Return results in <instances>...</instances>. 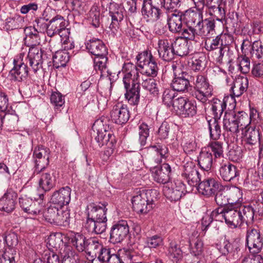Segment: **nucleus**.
Segmentation results:
<instances>
[{"mask_svg":"<svg viewBox=\"0 0 263 263\" xmlns=\"http://www.w3.org/2000/svg\"><path fill=\"white\" fill-rule=\"evenodd\" d=\"M194 87L196 99L202 103H205L213 95V86L204 75L198 74L196 76Z\"/></svg>","mask_w":263,"mask_h":263,"instance_id":"9","label":"nucleus"},{"mask_svg":"<svg viewBox=\"0 0 263 263\" xmlns=\"http://www.w3.org/2000/svg\"><path fill=\"white\" fill-rule=\"evenodd\" d=\"M218 120L212 119L208 121L210 138L214 140L219 139L221 135V127Z\"/></svg>","mask_w":263,"mask_h":263,"instance_id":"52","label":"nucleus"},{"mask_svg":"<svg viewBox=\"0 0 263 263\" xmlns=\"http://www.w3.org/2000/svg\"><path fill=\"white\" fill-rule=\"evenodd\" d=\"M167 256L173 261L176 262L182 258V251L175 242H170L168 248Z\"/></svg>","mask_w":263,"mask_h":263,"instance_id":"53","label":"nucleus"},{"mask_svg":"<svg viewBox=\"0 0 263 263\" xmlns=\"http://www.w3.org/2000/svg\"><path fill=\"white\" fill-rule=\"evenodd\" d=\"M219 171L220 177L225 181H231L239 176V170L229 162L222 163Z\"/></svg>","mask_w":263,"mask_h":263,"instance_id":"31","label":"nucleus"},{"mask_svg":"<svg viewBox=\"0 0 263 263\" xmlns=\"http://www.w3.org/2000/svg\"><path fill=\"white\" fill-rule=\"evenodd\" d=\"M49 149L43 146L35 147L33 151V159L35 163V172L41 173L49 165L50 157Z\"/></svg>","mask_w":263,"mask_h":263,"instance_id":"15","label":"nucleus"},{"mask_svg":"<svg viewBox=\"0 0 263 263\" xmlns=\"http://www.w3.org/2000/svg\"><path fill=\"white\" fill-rule=\"evenodd\" d=\"M260 137L261 135L259 129L253 127H247L243 137L245 147L249 150L257 148L259 143Z\"/></svg>","mask_w":263,"mask_h":263,"instance_id":"21","label":"nucleus"},{"mask_svg":"<svg viewBox=\"0 0 263 263\" xmlns=\"http://www.w3.org/2000/svg\"><path fill=\"white\" fill-rule=\"evenodd\" d=\"M43 51L37 47H31L28 53L29 64L34 72H36L42 67Z\"/></svg>","mask_w":263,"mask_h":263,"instance_id":"28","label":"nucleus"},{"mask_svg":"<svg viewBox=\"0 0 263 263\" xmlns=\"http://www.w3.org/2000/svg\"><path fill=\"white\" fill-rule=\"evenodd\" d=\"M182 16L185 25H192L196 24V27L199 23H202L203 14L202 11L194 10L191 9H187L184 12H182Z\"/></svg>","mask_w":263,"mask_h":263,"instance_id":"41","label":"nucleus"},{"mask_svg":"<svg viewBox=\"0 0 263 263\" xmlns=\"http://www.w3.org/2000/svg\"><path fill=\"white\" fill-rule=\"evenodd\" d=\"M205 57L202 53H197L193 55L189 63L192 70L199 71L205 66Z\"/></svg>","mask_w":263,"mask_h":263,"instance_id":"47","label":"nucleus"},{"mask_svg":"<svg viewBox=\"0 0 263 263\" xmlns=\"http://www.w3.org/2000/svg\"><path fill=\"white\" fill-rule=\"evenodd\" d=\"M159 195L156 190L139 191L132 199L134 211L141 214L147 213L153 208Z\"/></svg>","mask_w":263,"mask_h":263,"instance_id":"2","label":"nucleus"},{"mask_svg":"<svg viewBox=\"0 0 263 263\" xmlns=\"http://www.w3.org/2000/svg\"><path fill=\"white\" fill-rule=\"evenodd\" d=\"M110 116L113 122L122 125L129 120L130 112L126 105L118 102L113 106Z\"/></svg>","mask_w":263,"mask_h":263,"instance_id":"17","label":"nucleus"},{"mask_svg":"<svg viewBox=\"0 0 263 263\" xmlns=\"http://www.w3.org/2000/svg\"><path fill=\"white\" fill-rule=\"evenodd\" d=\"M146 76H142L141 78V84L143 89L148 91L150 93L156 96L159 93V89L156 80L153 78H145Z\"/></svg>","mask_w":263,"mask_h":263,"instance_id":"48","label":"nucleus"},{"mask_svg":"<svg viewBox=\"0 0 263 263\" xmlns=\"http://www.w3.org/2000/svg\"><path fill=\"white\" fill-rule=\"evenodd\" d=\"M60 210L58 207H49L44 214L45 220L51 224H55Z\"/></svg>","mask_w":263,"mask_h":263,"instance_id":"60","label":"nucleus"},{"mask_svg":"<svg viewBox=\"0 0 263 263\" xmlns=\"http://www.w3.org/2000/svg\"><path fill=\"white\" fill-rule=\"evenodd\" d=\"M208 151L213 152L215 158H220L223 156V142L214 140L210 142L207 147Z\"/></svg>","mask_w":263,"mask_h":263,"instance_id":"55","label":"nucleus"},{"mask_svg":"<svg viewBox=\"0 0 263 263\" xmlns=\"http://www.w3.org/2000/svg\"><path fill=\"white\" fill-rule=\"evenodd\" d=\"M70 213L69 210L65 211L60 209L55 225L67 227L70 224Z\"/></svg>","mask_w":263,"mask_h":263,"instance_id":"58","label":"nucleus"},{"mask_svg":"<svg viewBox=\"0 0 263 263\" xmlns=\"http://www.w3.org/2000/svg\"><path fill=\"white\" fill-rule=\"evenodd\" d=\"M215 194V201L218 205L225 207L229 205L227 191L221 188Z\"/></svg>","mask_w":263,"mask_h":263,"instance_id":"59","label":"nucleus"},{"mask_svg":"<svg viewBox=\"0 0 263 263\" xmlns=\"http://www.w3.org/2000/svg\"><path fill=\"white\" fill-rule=\"evenodd\" d=\"M141 12L147 22H152L158 20L162 14L160 9L152 4V0L142 1Z\"/></svg>","mask_w":263,"mask_h":263,"instance_id":"23","label":"nucleus"},{"mask_svg":"<svg viewBox=\"0 0 263 263\" xmlns=\"http://www.w3.org/2000/svg\"><path fill=\"white\" fill-rule=\"evenodd\" d=\"M182 12L175 11L168 15L167 22L169 30L174 33H180L183 28Z\"/></svg>","mask_w":263,"mask_h":263,"instance_id":"33","label":"nucleus"},{"mask_svg":"<svg viewBox=\"0 0 263 263\" xmlns=\"http://www.w3.org/2000/svg\"><path fill=\"white\" fill-rule=\"evenodd\" d=\"M173 108L183 118L193 117L197 112L196 105L184 97L176 99L173 104Z\"/></svg>","mask_w":263,"mask_h":263,"instance_id":"13","label":"nucleus"},{"mask_svg":"<svg viewBox=\"0 0 263 263\" xmlns=\"http://www.w3.org/2000/svg\"><path fill=\"white\" fill-rule=\"evenodd\" d=\"M246 246L252 254L259 253L263 247V236L257 227H248L246 234Z\"/></svg>","mask_w":263,"mask_h":263,"instance_id":"5","label":"nucleus"},{"mask_svg":"<svg viewBox=\"0 0 263 263\" xmlns=\"http://www.w3.org/2000/svg\"><path fill=\"white\" fill-rule=\"evenodd\" d=\"M158 53L160 58L165 61H171L174 59L175 52L173 41L166 39H160L158 42Z\"/></svg>","mask_w":263,"mask_h":263,"instance_id":"26","label":"nucleus"},{"mask_svg":"<svg viewBox=\"0 0 263 263\" xmlns=\"http://www.w3.org/2000/svg\"><path fill=\"white\" fill-rule=\"evenodd\" d=\"M108 203L106 202L91 203L86 209V219L91 220H107L106 213Z\"/></svg>","mask_w":263,"mask_h":263,"instance_id":"14","label":"nucleus"},{"mask_svg":"<svg viewBox=\"0 0 263 263\" xmlns=\"http://www.w3.org/2000/svg\"><path fill=\"white\" fill-rule=\"evenodd\" d=\"M50 102L55 109H58L65 103L64 97L59 92H53L50 96Z\"/></svg>","mask_w":263,"mask_h":263,"instance_id":"63","label":"nucleus"},{"mask_svg":"<svg viewBox=\"0 0 263 263\" xmlns=\"http://www.w3.org/2000/svg\"><path fill=\"white\" fill-rule=\"evenodd\" d=\"M163 192L167 199L171 201L179 200L186 193L184 184L180 180L174 183H168L163 186Z\"/></svg>","mask_w":263,"mask_h":263,"instance_id":"12","label":"nucleus"},{"mask_svg":"<svg viewBox=\"0 0 263 263\" xmlns=\"http://www.w3.org/2000/svg\"><path fill=\"white\" fill-rule=\"evenodd\" d=\"M75 255L74 252L70 248L65 247L63 252H61L62 263H77Z\"/></svg>","mask_w":263,"mask_h":263,"instance_id":"61","label":"nucleus"},{"mask_svg":"<svg viewBox=\"0 0 263 263\" xmlns=\"http://www.w3.org/2000/svg\"><path fill=\"white\" fill-rule=\"evenodd\" d=\"M136 59L142 76L154 78L157 76L158 66L151 51L141 52L136 57Z\"/></svg>","mask_w":263,"mask_h":263,"instance_id":"3","label":"nucleus"},{"mask_svg":"<svg viewBox=\"0 0 263 263\" xmlns=\"http://www.w3.org/2000/svg\"><path fill=\"white\" fill-rule=\"evenodd\" d=\"M107 61L106 55L97 56L94 59V67L96 70H100L101 74H103L106 70Z\"/></svg>","mask_w":263,"mask_h":263,"instance_id":"62","label":"nucleus"},{"mask_svg":"<svg viewBox=\"0 0 263 263\" xmlns=\"http://www.w3.org/2000/svg\"><path fill=\"white\" fill-rule=\"evenodd\" d=\"M254 212L251 205L240 206H226L223 219L225 222L230 227L236 228L242 223L252 222L254 220Z\"/></svg>","mask_w":263,"mask_h":263,"instance_id":"1","label":"nucleus"},{"mask_svg":"<svg viewBox=\"0 0 263 263\" xmlns=\"http://www.w3.org/2000/svg\"><path fill=\"white\" fill-rule=\"evenodd\" d=\"M99 261L102 263H124L120 255L114 249L108 247L102 252Z\"/></svg>","mask_w":263,"mask_h":263,"instance_id":"44","label":"nucleus"},{"mask_svg":"<svg viewBox=\"0 0 263 263\" xmlns=\"http://www.w3.org/2000/svg\"><path fill=\"white\" fill-rule=\"evenodd\" d=\"M198 164L203 171L211 170L213 164V157L212 152L206 148H202L198 157Z\"/></svg>","mask_w":263,"mask_h":263,"instance_id":"40","label":"nucleus"},{"mask_svg":"<svg viewBox=\"0 0 263 263\" xmlns=\"http://www.w3.org/2000/svg\"><path fill=\"white\" fill-rule=\"evenodd\" d=\"M43 194H41L40 195V200H32L26 195L21 196L19 197L18 203L25 212L32 215H36L42 213L43 209Z\"/></svg>","mask_w":263,"mask_h":263,"instance_id":"10","label":"nucleus"},{"mask_svg":"<svg viewBox=\"0 0 263 263\" xmlns=\"http://www.w3.org/2000/svg\"><path fill=\"white\" fill-rule=\"evenodd\" d=\"M149 126L145 122L140 123L139 129V141L141 146H144L146 144L147 138L149 135Z\"/></svg>","mask_w":263,"mask_h":263,"instance_id":"56","label":"nucleus"},{"mask_svg":"<svg viewBox=\"0 0 263 263\" xmlns=\"http://www.w3.org/2000/svg\"><path fill=\"white\" fill-rule=\"evenodd\" d=\"M153 151V157L152 161L154 164L158 165L162 162V159H166L169 156V151L167 147L164 144L157 143L149 147Z\"/></svg>","mask_w":263,"mask_h":263,"instance_id":"39","label":"nucleus"},{"mask_svg":"<svg viewBox=\"0 0 263 263\" xmlns=\"http://www.w3.org/2000/svg\"><path fill=\"white\" fill-rule=\"evenodd\" d=\"M100 12L99 8L97 6H92L88 14V21L89 23L95 28H98L100 25Z\"/></svg>","mask_w":263,"mask_h":263,"instance_id":"54","label":"nucleus"},{"mask_svg":"<svg viewBox=\"0 0 263 263\" xmlns=\"http://www.w3.org/2000/svg\"><path fill=\"white\" fill-rule=\"evenodd\" d=\"M123 84L129 86L133 83H140L141 73L137 66L130 62L125 63L122 68Z\"/></svg>","mask_w":263,"mask_h":263,"instance_id":"16","label":"nucleus"},{"mask_svg":"<svg viewBox=\"0 0 263 263\" xmlns=\"http://www.w3.org/2000/svg\"><path fill=\"white\" fill-rule=\"evenodd\" d=\"M251 53L257 59H263V44L260 41H255L252 44Z\"/></svg>","mask_w":263,"mask_h":263,"instance_id":"64","label":"nucleus"},{"mask_svg":"<svg viewBox=\"0 0 263 263\" xmlns=\"http://www.w3.org/2000/svg\"><path fill=\"white\" fill-rule=\"evenodd\" d=\"M199 36H204L207 39L211 38L215 34V21L210 18L202 19V23H199L197 26Z\"/></svg>","mask_w":263,"mask_h":263,"instance_id":"34","label":"nucleus"},{"mask_svg":"<svg viewBox=\"0 0 263 263\" xmlns=\"http://www.w3.org/2000/svg\"><path fill=\"white\" fill-rule=\"evenodd\" d=\"M249 84V81L246 77H239L235 79L231 88V94L233 98L239 97L245 92Z\"/></svg>","mask_w":263,"mask_h":263,"instance_id":"37","label":"nucleus"},{"mask_svg":"<svg viewBox=\"0 0 263 263\" xmlns=\"http://www.w3.org/2000/svg\"><path fill=\"white\" fill-rule=\"evenodd\" d=\"M71 190L70 187L66 186L55 191L50 197V202L61 208L68 205L71 200Z\"/></svg>","mask_w":263,"mask_h":263,"instance_id":"19","label":"nucleus"},{"mask_svg":"<svg viewBox=\"0 0 263 263\" xmlns=\"http://www.w3.org/2000/svg\"><path fill=\"white\" fill-rule=\"evenodd\" d=\"M181 36L179 37L182 38L185 41H195L196 39H199L198 30H197L194 27L190 25H185L182 28Z\"/></svg>","mask_w":263,"mask_h":263,"instance_id":"49","label":"nucleus"},{"mask_svg":"<svg viewBox=\"0 0 263 263\" xmlns=\"http://www.w3.org/2000/svg\"><path fill=\"white\" fill-rule=\"evenodd\" d=\"M175 54L177 55L183 57L189 53L187 42L182 38L178 37L173 42Z\"/></svg>","mask_w":263,"mask_h":263,"instance_id":"46","label":"nucleus"},{"mask_svg":"<svg viewBox=\"0 0 263 263\" xmlns=\"http://www.w3.org/2000/svg\"><path fill=\"white\" fill-rule=\"evenodd\" d=\"M145 243L151 249L159 248L163 245V239L161 235L156 234L147 237L145 239Z\"/></svg>","mask_w":263,"mask_h":263,"instance_id":"57","label":"nucleus"},{"mask_svg":"<svg viewBox=\"0 0 263 263\" xmlns=\"http://www.w3.org/2000/svg\"><path fill=\"white\" fill-rule=\"evenodd\" d=\"M172 68L174 76L171 83L172 88L177 91H187L191 87L190 82L194 80L193 77L187 72L181 70L175 64L172 65Z\"/></svg>","mask_w":263,"mask_h":263,"instance_id":"8","label":"nucleus"},{"mask_svg":"<svg viewBox=\"0 0 263 263\" xmlns=\"http://www.w3.org/2000/svg\"><path fill=\"white\" fill-rule=\"evenodd\" d=\"M70 243L80 252L84 251L88 238L80 233H72L69 236Z\"/></svg>","mask_w":263,"mask_h":263,"instance_id":"43","label":"nucleus"},{"mask_svg":"<svg viewBox=\"0 0 263 263\" xmlns=\"http://www.w3.org/2000/svg\"><path fill=\"white\" fill-rule=\"evenodd\" d=\"M129 232L126 220H121L114 222L110 228L109 241L114 244L120 243L127 237Z\"/></svg>","mask_w":263,"mask_h":263,"instance_id":"11","label":"nucleus"},{"mask_svg":"<svg viewBox=\"0 0 263 263\" xmlns=\"http://www.w3.org/2000/svg\"><path fill=\"white\" fill-rule=\"evenodd\" d=\"M52 60L53 64L56 67H64L69 60V56L66 51L59 50L55 52Z\"/></svg>","mask_w":263,"mask_h":263,"instance_id":"51","label":"nucleus"},{"mask_svg":"<svg viewBox=\"0 0 263 263\" xmlns=\"http://www.w3.org/2000/svg\"><path fill=\"white\" fill-rule=\"evenodd\" d=\"M17 193L11 188L7 190L6 193L0 198V210L8 213H11L15 208Z\"/></svg>","mask_w":263,"mask_h":263,"instance_id":"24","label":"nucleus"},{"mask_svg":"<svg viewBox=\"0 0 263 263\" xmlns=\"http://www.w3.org/2000/svg\"><path fill=\"white\" fill-rule=\"evenodd\" d=\"M181 176L191 186L198 187L201 180L199 172L192 162L186 163L183 166Z\"/></svg>","mask_w":263,"mask_h":263,"instance_id":"20","label":"nucleus"},{"mask_svg":"<svg viewBox=\"0 0 263 263\" xmlns=\"http://www.w3.org/2000/svg\"><path fill=\"white\" fill-rule=\"evenodd\" d=\"M151 171L153 179L156 182L166 184L170 183L172 170L168 163H163L160 167L155 166Z\"/></svg>","mask_w":263,"mask_h":263,"instance_id":"22","label":"nucleus"},{"mask_svg":"<svg viewBox=\"0 0 263 263\" xmlns=\"http://www.w3.org/2000/svg\"><path fill=\"white\" fill-rule=\"evenodd\" d=\"M86 49L89 53L97 56H103L107 54V49L105 45L101 40L93 38L85 43Z\"/></svg>","mask_w":263,"mask_h":263,"instance_id":"32","label":"nucleus"},{"mask_svg":"<svg viewBox=\"0 0 263 263\" xmlns=\"http://www.w3.org/2000/svg\"><path fill=\"white\" fill-rule=\"evenodd\" d=\"M245 119H248V116L243 111L237 114L234 111L226 112L223 120V129L231 134H236L239 132V125L245 124Z\"/></svg>","mask_w":263,"mask_h":263,"instance_id":"6","label":"nucleus"},{"mask_svg":"<svg viewBox=\"0 0 263 263\" xmlns=\"http://www.w3.org/2000/svg\"><path fill=\"white\" fill-rule=\"evenodd\" d=\"M91 136L100 147L106 144L108 147L112 148L116 143L115 136L110 132L106 130L102 120L100 119L96 120L94 122L92 126Z\"/></svg>","mask_w":263,"mask_h":263,"instance_id":"4","label":"nucleus"},{"mask_svg":"<svg viewBox=\"0 0 263 263\" xmlns=\"http://www.w3.org/2000/svg\"><path fill=\"white\" fill-rule=\"evenodd\" d=\"M238 248V245L236 239H230L225 236L218 250L222 255L230 257L234 256Z\"/></svg>","mask_w":263,"mask_h":263,"instance_id":"38","label":"nucleus"},{"mask_svg":"<svg viewBox=\"0 0 263 263\" xmlns=\"http://www.w3.org/2000/svg\"><path fill=\"white\" fill-rule=\"evenodd\" d=\"M227 106L223 101L215 98L211 102V110L214 115L213 119H219Z\"/></svg>","mask_w":263,"mask_h":263,"instance_id":"50","label":"nucleus"},{"mask_svg":"<svg viewBox=\"0 0 263 263\" xmlns=\"http://www.w3.org/2000/svg\"><path fill=\"white\" fill-rule=\"evenodd\" d=\"M107 220H86L83 223V227L89 233L95 234L103 233L107 228Z\"/></svg>","mask_w":263,"mask_h":263,"instance_id":"36","label":"nucleus"},{"mask_svg":"<svg viewBox=\"0 0 263 263\" xmlns=\"http://www.w3.org/2000/svg\"><path fill=\"white\" fill-rule=\"evenodd\" d=\"M26 33L25 42H29L30 46L31 47H36L37 45L40 44L41 39L39 31L36 28L35 25L34 27H29L25 29Z\"/></svg>","mask_w":263,"mask_h":263,"instance_id":"45","label":"nucleus"},{"mask_svg":"<svg viewBox=\"0 0 263 263\" xmlns=\"http://www.w3.org/2000/svg\"><path fill=\"white\" fill-rule=\"evenodd\" d=\"M107 248V247H103L102 243L97 238L90 237L88 238V242L84 251L92 258L98 256V259L99 260L102 252Z\"/></svg>","mask_w":263,"mask_h":263,"instance_id":"30","label":"nucleus"},{"mask_svg":"<svg viewBox=\"0 0 263 263\" xmlns=\"http://www.w3.org/2000/svg\"><path fill=\"white\" fill-rule=\"evenodd\" d=\"M109 14L111 17V23L109 28L114 33L117 31L120 23L124 17V10L116 3H111L109 7Z\"/></svg>","mask_w":263,"mask_h":263,"instance_id":"27","label":"nucleus"},{"mask_svg":"<svg viewBox=\"0 0 263 263\" xmlns=\"http://www.w3.org/2000/svg\"><path fill=\"white\" fill-rule=\"evenodd\" d=\"M41 173L39 186L45 192H48L55 185V177L50 172L44 173L42 171Z\"/></svg>","mask_w":263,"mask_h":263,"instance_id":"42","label":"nucleus"},{"mask_svg":"<svg viewBox=\"0 0 263 263\" xmlns=\"http://www.w3.org/2000/svg\"><path fill=\"white\" fill-rule=\"evenodd\" d=\"M222 188L221 184L216 179L209 178L200 182L197 190L202 195L210 196Z\"/></svg>","mask_w":263,"mask_h":263,"instance_id":"25","label":"nucleus"},{"mask_svg":"<svg viewBox=\"0 0 263 263\" xmlns=\"http://www.w3.org/2000/svg\"><path fill=\"white\" fill-rule=\"evenodd\" d=\"M67 25V22L63 16L56 15L49 21L48 36L52 37L58 34L64 40V43L67 42L70 30L66 28Z\"/></svg>","mask_w":263,"mask_h":263,"instance_id":"7","label":"nucleus"},{"mask_svg":"<svg viewBox=\"0 0 263 263\" xmlns=\"http://www.w3.org/2000/svg\"><path fill=\"white\" fill-rule=\"evenodd\" d=\"M13 68L10 71L9 76L11 80L21 82L28 76V68L20 56L13 60Z\"/></svg>","mask_w":263,"mask_h":263,"instance_id":"18","label":"nucleus"},{"mask_svg":"<svg viewBox=\"0 0 263 263\" xmlns=\"http://www.w3.org/2000/svg\"><path fill=\"white\" fill-rule=\"evenodd\" d=\"M230 206L237 208L240 206H247L243 204V193L242 190L237 187H233L227 192Z\"/></svg>","mask_w":263,"mask_h":263,"instance_id":"35","label":"nucleus"},{"mask_svg":"<svg viewBox=\"0 0 263 263\" xmlns=\"http://www.w3.org/2000/svg\"><path fill=\"white\" fill-rule=\"evenodd\" d=\"M126 92L125 98L131 105H137L140 101V83L129 84V86L123 84Z\"/></svg>","mask_w":263,"mask_h":263,"instance_id":"29","label":"nucleus"}]
</instances>
